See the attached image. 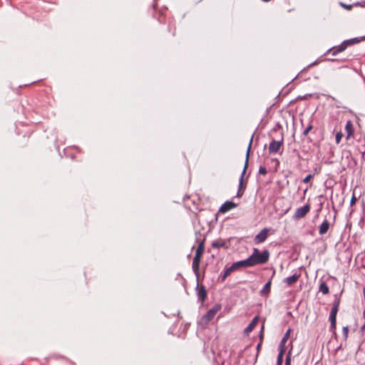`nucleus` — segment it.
<instances>
[{"mask_svg": "<svg viewBox=\"0 0 365 365\" xmlns=\"http://www.w3.org/2000/svg\"><path fill=\"white\" fill-rule=\"evenodd\" d=\"M285 365H290V360L289 358L287 359Z\"/></svg>", "mask_w": 365, "mask_h": 365, "instance_id": "2f4dec72", "label": "nucleus"}, {"mask_svg": "<svg viewBox=\"0 0 365 365\" xmlns=\"http://www.w3.org/2000/svg\"><path fill=\"white\" fill-rule=\"evenodd\" d=\"M204 252V242H201L195 252V255L192 260V267L194 272L197 274L200 269V263L202 253Z\"/></svg>", "mask_w": 365, "mask_h": 365, "instance_id": "f03ea898", "label": "nucleus"}, {"mask_svg": "<svg viewBox=\"0 0 365 365\" xmlns=\"http://www.w3.org/2000/svg\"><path fill=\"white\" fill-rule=\"evenodd\" d=\"M290 331H291L290 329H288L286 331V333L284 334L283 338L282 339V340L279 343V348L285 349V344L289 337Z\"/></svg>", "mask_w": 365, "mask_h": 365, "instance_id": "a211bd4d", "label": "nucleus"}, {"mask_svg": "<svg viewBox=\"0 0 365 365\" xmlns=\"http://www.w3.org/2000/svg\"><path fill=\"white\" fill-rule=\"evenodd\" d=\"M282 145V141L272 140L269 145V153H277Z\"/></svg>", "mask_w": 365, "mask_h": 365, "instance_id": "0eeeda50", "label": "nucleus"}, {"mask_svg": "<svg viewBox=\"0 0 365 365\" xmlns=\"http://www.w3.org/2000/svg\"><path fill=\"white\" fill-rule=\"evenodd\" d=\"M271 280L268 281L260 291L261 296H267L270 292Z\"/></svg>", "mask_w": 365, "mask_h": 365, "instance_id": "f3484780", "label": "nucleus"}, {"mask_svg": "<svg viewBox=\"0 0 365 365\" xmlns=\"http://www.w3.org/2000/svg\"><path fill=\"white\" fill-rule=\"evenodd\" d=\"M359 41V39L356 38L344 41L340 45L334 46L333 48L329 49L327 53H331V55L336 56L339 53L344 51L349 46H351L353 43H357Z\"/></svg>", "mask_w": 365, "mask_h": 365, "instance_id": "7ed1b4c3", "label": "nucleus"}, {"mask_svg": "<svg viewBox=\"0 0 365 365\" xmlns=\"http://www.w3.org/2000/svg\"><path fill=\"white\" fill-rule=\"evenodd\" d=\"M319 292H321L324 294H327L329 292V289L326 282H322L319 287Z\"/></svg>", "mask_w": 365, "mask_h": 365, "instance_id": "aec40b11", "label": "nucleus"}, {"mask_svg": "<svg viewBox=\"0 0 365 365\" xmlns=\"http://www.w3.org/2000/svg\"><path fill=\"white\" fill-rule=\"evenodd\" d=\"M259 322V317H255L252 319L251 322L248 324V326L245 329V333L246 334H249L252 330L255 328L257 323Z\"/></svg>", "mask_w": 365, "mask_h": 365, "instance_id": "ddd939ff", "label": "nucleus"}, {"mask_svg": "<svg viewBox=\"0 0 365 365\" xmlns=\"http://www.w3.org/2000/svg\"><path fill=\"white\" fill-rule=\"evenodd\" d=\"M235 271L232 266H230L229 267H225L224 272L220 274V279L222 282H224L226 278L232 272Z\"/></svg>", "mask_w": 365, "mask_h": 365, "instance_id": "2eb2a0df", "label": "nucleus"}, {"mask_svg": "<svg viewBox=\"0 0 365 365\" xmlns=\"http://www.w3.org/2000/svg\"><path fill=\"white\" fill-rule=\"evenodd\" d=\"M356 201V197L354 195H353L351 199V205L355 204Z\"/></svg>", "mask_w": 365, "mask_h": 365, "instance_id": "7c9ffc66", "label": "nucleus"}, {"mask_svg": "<svg viewBox=\"0 0 365 365\" xmlns=\"http://www.w3.org/2000/svg\"><path fill=\"white\" fill-rule=\"evenodd\" d=\"M259 173L263 175H266L267 173V168L264 166H260L259 168Z\"/></svg>", "mask_w": 365, "mask_h": 365, "instance_id": "bb28decb", "label": "nucleus"}, {"mask_svg": "<svg viewBox=\"0 0 365 365\" xmlns=\"http://www.w3.org/2000/svg\"><path fill=\"white\" fill-rule=\"evenodd\" d=\"M299 278V274H294L293 275L285 278L284 282H286L287 284V285H292L294 283H295L296 282H297Z\"/></svg>", "mask_w": 365, "mask_h": 365, "instance_id": "dca6fc26", "label": "nucleus"}, {"mask_svg": "<svg viewBox=\"0 0 365 365\" xmlns=\"http://www.w3.org/2000/svg\"><path fill=\"white\" fill-rule=\"evenodd\" d=\"M329 228V222L327 220H324L319 227V233L323 235L327 232Z\"/></svg>", "mask_w": 365, "mask_h": 365, "instance_id": "4468645a", "label": "nucleus"}, {"mask_svg": "<svg viewBox=\"0 0 365 365\" xmlns=\"http://www.w3.org/2000/svg\"><path fill=\"white\" fill-rule=\"evenodd\" d=\"M343 137V134L341 131L336 133V138H335V140H336V144H339L341 140Z\"/></svg>", "mask_w": 365, "mask_h": 365, "instance_id": "b1692460", "label": "nucleus"}, {"mask_svg": "<svg viewBox=\"0 0 365 365\" xmlns=\"http://www.w3.org/2000/svg\"><path fill=\"white\" fill-rule=\"evenodd\" d=\"M349 328L348 327H344L342 329V334L345 340L348 338Z\"/></svg>", "mask_w": 365, "mask_h": 365, "instance_id": "393cba45", "label": "nucleus"}, {"mask_svg": "<svg viewBox=\"0 0 365 365\" xmlns=\"http://www.w3.org/2000/svg\"><path fill=\"white\" fill-rule=\"evenodd\" d=\"M339 305H340V298L335 296V299L334 301L331 309H335V311H339Z\"/></svg>", "mask_w": 365, "mask_h": 365, "instance_id": "4be33fe9", "label": "nucleus"}, {"mask_svg": "<svg viewBox=\"0 0 365 365\" xmlns=\"http://www.w3.org/2000/svg\"><path fill=\"white\" fill-rule=\"evenodd\" d=\"M313 178V175L312 174H309L308 175H307L304 179H303V182L304 183H308L310 180Z\"/></svg>", "mask_w": 365, "mask_h": 365, "instance_id": "cd10ccee", "label": "nucleus"}, {"mask_svg": "<svg viewBox=\"0 0 365 365\" xmlns=\"http://www.w3.org/2000/svg\"><path fill=\"white\" fill-rule=\"evenodd\" d=\"M262 335L261 334V341L257 345V353H256V356H255V361H256L257 360V356H258V354H259V351L260 350V348H261V346H262Z\"/></svg>", "mask_w": 365, "mask_h": 365, "instance_id": "a878e982", "label": "nucleus"}, {"mask_svg": "<svg viewBox=\"0 0 365 365\" xmlns=\"http://www.w3.org/2000/svg\"><path fill=\"white\" fill-rule=\"evenodd\" d=\"M232 266L235 270H237L241 267H251V264L249 258H247L246 259L234 262Z\"/></svg>", "mask_w": 365, "mask_h": 365, "instance_id": "1a4fd4ad", "label": "nucleus"}, {"mask_svg": "<svg viewBox=\"0 0 365 365\" xmlns=\"http://www.w3.org/2000/svg\"><path fill=\"white\" fill-rule=\"evenodd\" d=\"M269 230L268 228L262 229L254 238V242L256 245L263 243L267 238Z\"/></svg>", "mask_w": 365, "mask_h": 365, "instance_id": "423d86ee", "label": "nucleus"}, {"mask_svg": "<svg viewBox=\"0 0 365 365\" xmlns=\"http://www.w3.org/2000/svg\"><path fill=\"white\" fill-rule=\"evenodd\" d=\"M345 130L346 133V138L347 140H349L351 137H352L354 132V125H353L351 120H347L346 125H345Z\"/></svg>", "mask_w": 365, "mask_h": 365, "instance_id": "9b49d317", "label": "nucleus"}, {"mask_svg": "<svg viewBox=\"0 0 365 365\" xmlns=\"http://www.w3.org/2000/svg\"><path fill=\"white\" fill-rule=\"evenodd\" d=\"M237 207V204L232 201H226L225 203L222 205V206L219 209V212L222 213H225L233 208Z\"/></svg>", "mask_w": 365, "mask_h": 365, "instance_id": "6e6552de", "label": "nucleus"}, {"mask_svg": "<svg viewBox=\"0 0 365 365\" xmlns=\"http://www.w3.org/2000/svg\"><path fill=\"white\" fill-rule=\"evenodd\" d=\"M338 311H335V309H331L329 314V321H330V329L331 331H334L336 329V314Z\"/></svg>", "mask_w": 365, "mask_h": 365, "instance_id": "9d476101", "label": "nucleus"}, {"mask_svg": "<svg viewBox=\"0 0 365 365\" xmlns=\"http://www.w3.org/2000/svg\"><path fill=\"white\" fill-rule=\"evenodd\" d=\"M312 128V125H309L304 130V135H307L308 133L310 131V130Z\"/></svg>", "mask_w": 365, "mask_h": 365, "instance_id": "c756f323", "label": "nucleus"}, {"mask_svg": "<svg viewBox=\"0 0 365 365\" xmlns=\"http://www.w3.org/2000/svg\"><path fill=\"white\" fill-rule=\"evenodd\" d=\"M340 6L347 10H351V8H352V5H347V4H345L342 2L340 3Z\"/></svg>", "mask_w": 365, "mask_h": 365, "instance_id": "c85d7f7f", "label": "nucleus"}, {"mask_svg": "<svg viewBox=\"0 0 365 365\" xmlns=\"http://www.w3.org/2000/svg\"><path fill=\"white\" fill-rule=\"evenodd\" d=\"M285 349L279 348V354L277 356V365H282L283 361L284 354L285 353Z\"/></svg>", "mask_w": 365, "mask_h": 365, "instance_id": "6ab92c4d", "label": "nucleus"}, {"mask_svg": "<svg viewBox=\"0 0 365 365\" xmlns=\"http://www.w3.org/2000/svg\"><path fill=\"white\" fill-rule=\"evenodd\" d=\"M224 245H225V243L220 242V241L213 242L212 244V247H215V248H220V247H223Z\"/></svg>", "mask_w": 365, "mask_h": 365, "instance_id": "5701e85b", "label": "nucleus"}, {"mask_svg": "<svg viewBox=\"0 0 365 365\" xmlns=\"http://www.w3.org/2000/svg\"><path fill=\"white\" fill-rule=\"evenodd\" d=\"M252 142V138L250 140L249 145H248V148H247V155H246V161H245V167H244V169H243V171H242L240 180V187L242 185L243 176H244V174H245V173L246 171V169H247V167L248 158H249V155H250V148H251Z\"/></svg>", "mask_w": 365, "mask_h": 365, "instance_id": "f8f14e48", "label": "nucleus"}, {"mask_svg": "<svg viewBox=\"0 0 365 365\" xmlns=\"http://www.w3.org/2000/svg\"><path fill=\"white\" fill-rule=\"evenodd\" d=\"M222 309L220 304H215L207 313L201 318V321L205 324H207L216 315V314Z\"/></svg>", "mask_w": 365, "mask_h": 365, "instance_id": "20e7f679", "label": "nucleus"}, {"mask_svg": "<svg viewBox=\"0 0 365 365\" xmlns=\"http://www.w3.org/2000/svg\"><path fill=\"white\" fill-rule=\"evenodd\" d=\"M310 205L309 204H306L304 206L299 207L296 210L294 214V219L300 220L306 216V215L310 211Z\"/></svg>", "mask_w": 365, "mask_h": 365, "instance_id": "39448f33", "label": "nucleus"}, {"mask_svg": "<svg viewBox=\"0 0 365 365\" xmlns=\"http://www.w3.org/2000/svg\"><path fill=\"white\" fill-rule=\"evenodd\" d=\"M251 264V267L257 264H263L268 262L269 258V252L267 250H264L259 252L257 248H253L252 255L248 257Z\"/></svg>", "mask_w": 365, "mask_h": 365, "instance_id": "f257e3e1", "label": "nucleus"}, {"mask_svg": "<svg viewBox=\"0 0 365 365\" xmlns=\"http://www.w3.org/2000/svg\"><path fill=\"white\" fill-rule=\"evenodd\" d=\"M197 295H198L199 299H200L202 302H203L205 299V298L207 297V292H206V290L204 287H202L200 288V289L198 292Z\"/></svg>", "mask_w": 365, "mask_h": 365, "instance_id": "412c9836", "label": "nucleus"}]
</instances>
